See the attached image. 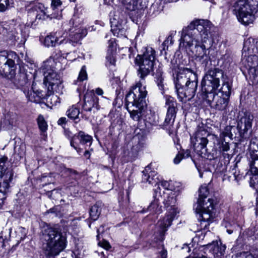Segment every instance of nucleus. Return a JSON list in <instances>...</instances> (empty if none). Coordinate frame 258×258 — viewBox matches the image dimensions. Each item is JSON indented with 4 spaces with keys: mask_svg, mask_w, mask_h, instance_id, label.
Segmentation results:
<instances>
[{
    "mask_svg": "<svg viewBox=\"0 0 258 258\" xmlns=\"http://www.w3.org/2000/svg\"><path fill=\"white\" fill-rule=\"evenodd\" d=\"M155 56V50L147 47L144 48L143 53L138 54L135 59V63L138 67L137 76L140 80L131 87L125 96L126 109L130 117L135 121L141 120L147 106L146 98L148 92L145 79L153 71Z\"/></svg>",
    "mask_w": 258,
    "mask_h": 258,
    "instance_id": "obj_1",
    "label": "nucleus"
},
{
    "mask_svg": "<svg viewBox=\"0 0 258 258\" xmlns=\"http://www.w3.org/2000/svg\"><path fill=\"white\" fill-rule=\"evenodd\" d=\"M211 23L208 20H200L191 22L183 29L180 39L179 48H190L195 45V55L197 61L206 67L210 60V48L205 44L209 38Z\"/></svg>",
    "mask_w": 258,
    "mask_h": 258,
    "instance_id": "obj_2",
    "label": "nucleus"
},
{
    "mask_svg": "<svg viewBox=\"0 0 258 258\" xmlns=\"http://www.w3.org/2000/svg\"><path fill=\"white\" fill-rule=\"evenodd\" d=\"M223 77V71L219 69L209 70L205 75L201 83L202 96L211 106L222 111L226 109L228 98L217 94L216 90L220 86V79Z\"/></svg>",
    "mask_w": 258,
    "mask_h": 258,
    "instance_id": "obj_3",
    "label": "nucleus"
},
{
    "mask_svg": "<svg viewBox=\"0 0 258 258\" xmlns=\"http://www.w3.org/2000/svg\"><path fill=\"white\" fill-rule=\"evenodd\" d=\"M174 83L180 101L189 100L195 95L198 84L197 74L192 70L181 67L178 69Z\"/></svg>",
    "mask_w": 258,
    "mask_h": 258,
    "instance_id": "obj_4",
    "label": "nucleus"
},
{
    "mask_svg": "<svg viewBox=\"0 0 258 258\" xmlns=\"http://www.w3.org/2000/svg\"><path fill=\"white\" fill-rule=\"evenodd\" d=\"M233 13L240 23L247 25L254 20V15L258 11L257 0H239L233 5Z\"/></svg>",
    "mask_w": 258,
    "mask_h": 258,
    "instance_id": "obj_5",
    "label": "nucleus"
},
{
    "mask_svg": "<svg viewBox=\"0 0 258 258\" xmlns=\"http://www.w3.org/2000/svg\"><path fill=\"white\" fill-rule=\"evenodd\" d=\"M174 213L166 216L164 219H161L157 223L155 239L156 243L154 246L156 248V252L158 256L160 258H166L167 251L163 244L164 240L165 232L168 228L171 225L174 219Z\"/></svg>",
    "mask_w": 258,
    "mask_h": 258,
    "instance_id": "obj_6",
    "label": "nucleus"
},
{
    "mask_svg": "<svg viewBox=\"0 0 258 258\" xmlns=\"http://www.w3.org/2000/svg\"><path fill=\"white\" fill-rule=\"evenodd\" d=\"M54 60H47L44 62L40 70L44 76V83L46 86L48 85V90L50 94L61 83V76L54 69Z\"/></svg>",
    "mask_w": 258,
    "mask_h": 258,
    "instance_id": "obj_7",
    "label": "nucleus"
},
{
    "mask_svg": "<svg viewBox=\"0 0 258 258\" xmlns=\"http://www.w3.org/2000/svg\"><path fill=\"white\" fill-rule=\"evenodd\" d=\"M44 238L47 242V250L52 255H57L66 246V238L56 229L48 228Z\"/></svg>",
    "mask_w": 258,
    "mask_h": 258,
    "instance_id": "obj_8",
    "label": "nucleus"
},
{
    "mask_svg": "<svg viewBox=\"0 0 258 258\" xmlns=\"http://www.w3.org/2000/svg\"><path fill=\"white\" fill-rule=\"evenodd\" d=\"M80 24V19L78 16H73L68 24L63 25V28L67 32L66 36L63 37H69L70 41L77 42L85 36L87 31L82 28Z\"/></svg>",
    "mask_w": 258,
    "mask_h": 258,
    "instance_id": "obj_9",
    "label": "nucleus"
},
{
    "mask_svg": "<svg viewBox=\"0 0 258 258\" xmlns=\"http://www.w3.org/2000/svg\"><path fill=\"white\" fill-rule=\"evenodd\" d=\"M7 160V157L0 154V201L3 202L9 191V183L12 180L13 176L12 171L6 168L5 164Z\"/></svg>",
    "mask_w": 258,
    "mask_h": 258,
    "instance_id": "obj_10",
    "label": "nucleus"
},
{
    "mask_svg": "<svg viewBox=\"0 0 258 258\" xmlns=\"http://www.w3.org/2000/svg\"><path fill=\"white\" fill-rule=\"evenodd\" d=\"M214 200L208 199L207 202L203 205L198 206L196 208V212L199 214L198 220L200 222L201 229H206L212 222L214 209Z\"/></svg>",
    "mask_w": 258,
    "mask_h": 258,
    "instance_id": "obj_11",
    "label": "nucleus"
},
{
    "mask_svg": "<svg viewBox=\"0 0 258 258\" xmlns=\"http://www.w3.org/2000/svg\"><path fill=\"white\" fill-rule=\"evenodd\" d=\"M208 134L204 124L202 123L197 126L194 136L190 138L194 150L199 154H205L208 140L205 137Z\"/></svg>",
    "mask_w": 258,
    "mask_h": 258,
    "instance_id": "obj_12",
    "label": "nucleus"
},
{
    "mask_svg": "<svg viewBox=\"0 0 258 258\" xmlns=\"http://www.w3.org/2000/svg\"><path fill=\"white\" fill-rule=\"evenodd\" d=\"M50 14L47 8L41 3H36L28 9L27 23L28 26L35 25L37 20H44L49 17Z\"/></svg>",
    "mask_w": 258,
    "mask_h": 258,
    "instance_id": "obj_13",
    "label": "nucleus"
},
{
    "mask_svg": "<svg viewBox=\"0 0 258 258\" xmlns=\"http://www.w3.org/2000/svg\"><path fill=\"white\" fill-rule=\"evenodd\" d=\"M253 119V115L250 112H242L239 114L237 120V130L240 137H244L245 134L251 131Z\"/></svg>",
    "mask_w": 258,
    "mask_h": 258,
    "instance_id": "obj_14",
    "label": "nucleus"
},
{
    "mask_svg": "<svg viewBox=\"0 0 258 258\" xmlns=\"http://www.w3.org/2000/svg\"><path fill=\"white\" fill-rule=\"evenodd\" d=\"M4 33L7 34V37L10 41L11 44H15L18 42L20 44H24L26 41L25 36L22 34L20 28H15L13 24L8 25L5 24L4 25Z\"/></svg>",
    "mask_w": 258,
    "mask_h": 258,
    "instance_id": "obj_15",
    "label": "nucleus"
},
{
    "mask_svg": "<svg viewBox=\"0 0 258 258\" xmlns=\"http://www.w3.org/2000/svg\"><path fill=\"white\" fill-rule=\"evenodd\" d=\"M165 98L167 113L164 125H167L172 124L174 121L177 111V103L176 100L170 96L166 95Z\"/></svg>",
    "mask_w": 258,
    "mask_h": 258,
    "instance_id": "obj_16",
    "label": "nucleus"
},
{
    "mask_svg": "<svg viewBox=\"0 0 258 258\" xmlns=\"http://www.w3.org/2000/svg\"><path fill=\"white\" fill-rule=\"evenodd\" d=\"M250 170L253 175H258V140H252L249 146Z\"/></svg>",
    "mask_w": 258,
    "mask_h": 258,
    "instance_id": "obj_17",
    "label": "nucleus"
},
{
    "mask_svg": "<svg viewBox=\"0 0 258 258\" xmlns=\"http://www.w3.org/2000/svg\"><path fill=\"white\" fill-rule=\"evenodd\" d=\"M84 102L82 106L84 111L95 113L99 108L98 104V98L92 93H88L84 96Z\"/></svg>",
    "mask_w": 258,
    "mask_h": 258,
    "instance_id": "obj_18",
    "label": "nucleus"
},
{
    "mask_svg": "<svg viewBox=\"0 0 258 258\" xmlns=\"http://www.w3.org/2000/svg\"><path fill=\"white\" fill-rule=\"evenodd\" d=\"M35 71L31 72L24 67H20L19 75L17 76L18 82L21 86L30 87L31 81L35 78Z\"/></svg>",
    "mask_w": 258,
    "mask_h": 258,
    "instance_id": "obj_19",
    "label": "nucleus"
},
{
    "mask_svg": "<svg viewBox=\"0 0 258 258\" xmlns=\"http://www.w3.org/2000/svg\"><path fill=\"white\" fill-rule=\"evenodd\" d=\"M158 182L159 179L156 172L151 170L149 167H146L143 171L142 177V183L143 185L147 187L149 185H156Z\"/></svg>",
    "mask_w": 258,
    "mask_h": 258,
    "instance_id": "obj_20",
    "label": "nucleus"
},
{
    "mask_svg": "<svg viewBox=\"0 0 258 258\" xmlns=\"http://www.w3.org/2000/svg\"><path fill=\"white\" fill-rule=\"evenodd\" d=\"M179 195H175L174 193L170 191V193H168V192H164L163 196V203L166 207H171L170 211H169L168 213L165 215V216L163 218L164 219L166 216L170 215L171 214L174 213L175 214L174 218L175 217L176 214V210L174 207L175 205V204L177 201V197Z\"/></svg>",
    "mask_w": 258,
    "mask_h": 258,
    "instance_id": "obj_21",
    "label": "nucleus"
},
{
    "mask_svg": "<svg viewBox=\"0 0 258 258\" xmlns=\"http://www.w3.org/2000/svg\"><path fill=\"white\" fill-rule=\"evenodd\" d=\"M62 36H60L59 33H51L45 37L44 40V44L47 47L55 46L57 44H61L63 43H67L68 40L64 38L59 40Z\"/></svg>",
    "mask_w": 258,
    "mask_h": 258,
    "instance_id": "obj_22",
    "label": "nucleus"
},
{
    "mask_svg": "<svg viewBox=\"0 0 258 258\" xmlns=\"http://www.w3.org/2000/svg\"><path fill=\"white\" fill-rule=\"evenodd\" d=\"M4 68L2 67V70H0L2 75L12 79L15 75V62L14 60L8 58L3 64Z\"/></svg>",
    "mask_w": 258,
    "mask_h": 258,
    "instance_id": "obj_23",
    "label": "nucleus"
},
{
    "mask_svg": "<svg viewBox=\"0 0 258 258\" xmlns=\"http://www.w3.org/2000/svg\"><path fill=\"white\" fill-rule=\"evenodd\" d=\"M255 42H257V39L249 38L245 40L242 55L245 54V56H246L247 54H256L257 49H256Z\"/></svg>",
    "mask_w": 258,
    "mask_h": 258,
    "instance_id": "obj_24",
    "label": "nucleus"
},
{
    "mask_svg": "<svg viewBox=\"0 0 258 258\" xmlns=\"http://www.w3.org/2000/svg\"><path fill=\"white\" fill-rule=\"evenodd\" d=\"M23 91L28 100L31 102H38L41 98H43V96L41 91H34L33 90V84L30 90L28 89V90H27L26 89H24Z\"/></svg>",
    "mask_w": 258,
    "mask_h": 258,
    "instance_id": "obj_25",
    "label": "nucleus"
},
{
    "mask_svg": "<svg viewBox=\"0 0 258 258\" xmlns=\"http://www.w3.org/2000/svg\"><path fill=\"white\" fill-rule=\"evenodd\" d=\"M110 23L111 31L114 36L118 37L125 36V28L120 23L119 24L115 18L111 19Z\"/></svg>",
    "mask_w": 258,
    "mask_h": 258,
    "instance_id": "obj_26",
    "label": "nucleus"
},
{
    "mask_svg": "<svg viewBox=\"0 0 258 258\" xmlns=\"http://www.w3.org/2000/svg\"><path fill=\"white\" fill-rule=\"evenodd\" d=\"M242 57V64L247 70L258 66L256 54H247L246 56L244 54Z\"/></svg>",
    "mask_w": 258,
    "mask_h": 258,
    "instance_id": "obj_27",
    "label": "nucleus"
},
{
    "mask_svg": "<svg viewBox=\"0 0 258 258\" xmlns=\"http://www.w3.org/2000/svg\"><path fill=\"white\" fill-rule=\"evenodd\" d=\"M221 78L223 79L222 86L219 90L221 93V96H224V97L229 98L231 94V84L229 83L228 79L227 78V77L225 78L224 77L223 74V77H222Z\"/></svg>",
    "mask_w": 258,
    "mask_h": 258,
    "instance_id": "obj_28",
    "label": "nucleus"
},
{
    "mask_svg": "<svg viewBox=\"0 0 258 258\" xmlns=\"http://www.w3.org/2000/svg\"><path fill=\"white\" fill-rule=\"evenodd\" d=\"M199 197L197 202V206H200L201 205H203L205 204V199L207 198L208 197L209 192L208 189V187L206 185H202L199 188Z\"/></svg>",
    "mask_w": 258,
    "mask_h": 258,
    "instance_id": "obj_29",
    "label": "nucleus"
},
{
    "mask_svg": "<svg viewBox=\"0 0 258 258\" xmlns=\"http://www.w3.org/2000/svg\"><path fill=\"white\" fill-rule=\"evenodd\" d=\"M101 203H97L91 208L90 210V216L92 220L95 221L98 218L101 211Z\"/></svg>",
    "mask_w": 258,
    "mask_h": 258,
    "instance_id": "obj_30",
    "label": "nucleus"
},
{
    "mask_svg": "<svg viewBox=\"0 0 258 258\" xmlns=\"http://www.w3.org/2000/svg\"><path fill=\"white\" fill-rule=\"evenodd\" d=\"M73 137H76L77 140H79L80 141V143L82 144L89 143V145H91L92 144V137L88 135H86L83 132H80L78 135H75Z\"/></svg>",
    "mask_w": 258,
    "mask_h": 258,
    "instance_id": "obj_31",
    "label": "nucleus"
},
{
    "mask_svg": "<svg viewBox=\"0 0 258 258\" xmlns=\"http://www.w3.org/2000/svg\"><path fill=\"white\" fill-rule=\"evenodd\" d=\"M236 128L234 126H227L224 131L220 135V140H225V137H229L231 140L233 139L234 134L233 132H234Z\"/></svg>",
    "mask_w": 258,
    "mask_h": 258,
    "instance_id": "obj_32",
    "label": "nucleus"
},
{
    "mask_svg": "<svg viewBox=\"0 0 258 258\" xmlns=\"http://www.w3.org/2000/svg\"><path fill=\"white\" fill-rule=\"evenodd\" d=\"M169 186V188L168 190V193H170V191H172L175 195H180L181 190V184L180 182L170 180Z\"/></svg>",
    "mask_w": 258,
    "mask_h": 258,
    "instance_id": "obj_33",
    "label": "nucleus"
},
{
    "mask_svg": "<svg viewBox=\"0 0 258 258\" xmlns=\"http://www.w3.org/2000/svg\"><path fill=\"white\" fill-rule=\"evenodd\" d=\"M208 246L210 248V250L212 249L214 253H219L221 255L224 254L226 248L225 245L218 246L217 242H213L212 243L208 244Z\"/></svg>",
    "mask_w": 258,
    "mask_h": 258,
    "instance_id": "obj_34",
    "label": "nucleus"
},
{
    "mask_svg": "<svg viewBox=\"0 0 258 258\" xmlns=\"http://www.w3.org/2000/svg\"><path fill=\"white\" fill-rule=\"evenodd\" d=\"M37 124L41 133H45L47 130L48 125L44 116L39 114L37 119Z\"/></svg>",
    "mask_w": 258,
    "mask_h": 258,
    "instance_id": "obj_35",
    "label": "nucleus"
},
{
    "mask_svg": "<svg viewBox=\"0 0 258 258\" xmlns=\"http://www.w3.org/2000/svg\"><path fill=\"white\" fill-rule=\"evenodd\" d=\"M163 73L160 70H157L155 74V78L157 84L159 89L163 91L164 89V78L162 75Z\"/></svg>",
    "mask_w": 258,
    "mask_h": 258,
    "instance_id": "obj_36",
    "label": "nucleus"
},
{
    "mask_svg": "<svg viewBox=\"0 0 258 258\" xmlns=\"http://www.w3.org/2000/svg\"><path fill=\"white\" fill-rule=\"evenodd\" d=\"M80 114V110L75 106H72L67 111V115L68 117L75 120L78 118V116Z\"/></svg>",
    "mask_w": 258,
    "mask_h": 258,
    "instance_id": "obj_37",
    "label": "nucleus"
},
{
    "mask_svg": "<svg viewBox=\"0 0 258 258\" xmlns=\"http://www.w3.org/2000/svg\"><path fill=\"white\" fill-rule=\"evenodd\" d=\"M249 78L253 83H258V66L247 70Z\"/></svg>",
    "mask_w": 258,
    "mask_h": 258,
    "instance_id": "obj_38",
    "label": "nucleus"
},
{
    "mask_svg": "<svg viewBox=\"0 0 258 258\" xmlns=\"http://www.w3.org/2000/svg\"><path fill=\"white\" fill-rule=\"evenodd\" d=\"M115 52H109V50H107V55L106 56V66L110 67L111 66H114L115 63V59L114 57Z\"/></svg>",
    "mask_w": 258,
    "mask_h": 258,
    "instance_id": "obj_39",
    "label": "nucleus"
},
{
    "mask_svg": "<svg viewBox=\"0 0 258 258\" xmlns=\"http://www.w3.org/2000/svg\"><path fill=\"white\" fill-rule=\"evenodd\" d=\"M148 209L149 211L153 213H159L160 211V208L159 207L158 200L155 198L152 201Z\"/></svg>",
    "mask_w": 258,
    "mask_h": 258,
    "instance_id": "obj_40",
    "label": "nucleus"
},
{
    "mask_svg": "<svg viewBox=\"0 0 258 258\" xmlns=\"http://www.w3.org/2000/svg\"><path fill=\"white\" fill-rule=\"evenodd\" d=\"M61 207L60 206H56L53 208L50 209L47 213H54L56 217H61L62 214L61 213Z\"/></svg>",
    "mask_w": 258,
    "mask_h": 258,
    "instance_id": "obj_41",
    "label": "nucleus"
},
{
    "mask_svg": "<svg viewBox=\"0 0 258 258\" xmlns=\"http://www.w3.org/2000/svg\"><path fill=\"white\" fill-rule=\"evenodd\" d=\"M87 79V74L86 72V67L83 66L79 75L78 82H82Z\"/></svg>",
    "mask_w": 258,
    "mask_h": 258,
    "instance_id": "obj_42",
    "label": "nucleus"
},
{
    "mask_svg": "<svg viewBox=\"0 0 258 258\" xmlns=\"http://www.w3.org/2000/svg\"><path fill=\"white\" fill-rule=\"evenodd\" d=\"M221 143H219V149L220 151L226 152L230 149L229 143L226 142L225 140H220Z\"/></svg>",
    "mask_w": 258,
    "mask_h": 258,
    "instance_id": "obj_43",
    "label": "nucleus"
},
{
    "mask_svg": "<svg viewBox=\"0 0 258 258\" xmlns=\"http://www.w3.org/2000/svg\"><path fill=\"white\" fill-rule=\"evenodd\" d=\"M10 0H0V12L6 11L10 6Z\"/></svg>",
    "mask_w": 258,
    "mask_h": 258,
    "instance_id": "obj_44",
    "label": "nucleus"
},
{
    "mask_svg": "<svg viewBox=\"0 0 258 258\" xmlns=\"http://www.w3.org/2000/svg\"><path fill=\"white\" fill-rule=\"evenodd\" d=\"M76 141L77 138L73 137L70 142L71 146L77 151L78 154H80L82 151V150L78 147V144Z\"/></svg>",
    "mask_w": 258,
    "mask_h": 258,
    "instance_id": "obj_45",
    "label": "nucleus"
},
{
    "mask_svg": "<svg viewBox=\"0 0 258 258\" xmlns=\"http://www.w3.org/2000/svg\"><path fill=\"white\" fill-rule=\"evenodd\" d=\"M169 42L171 44L173 43V38L171 36H169L163 42L162 44L163 50H165L168 48V43Z\"/></svg>",
    "mask_w": 258,
    "mask_h": 258,
    "instance_id": "obj_46",
    "label": "nucleus"
},
{
    "mask_svg": "<svg viewBox=\"0 0 258 258\" xmlns=\"http://www.w3.org/2000/svg\"><path fill=\"white\" fill-rule=\"evenodd\" d=\"M109 52H112L115 53L116 46L114 40L110 39L108 41V49Z\"/></svg>",
    "mask_w": 258,
    "mask_h": 258,
    "instance_id": "obj_47",
    "label": "nucleus"
},
{
    "mask_svg": "<svg viewBox=\"0 0 258 258\" xmlns=\"http://www.w3.org/2000/svg\"><path fill=\"white\" fill-rule=\"evenodd\" d=\"M170 181H162L161 182L160 185L163 187V188H164L166 190L165 192H168V190L169 188V185H170Z\"/></svg>",
    "mask_w": 258,
    "mask_h": 258,
    "instance_id": "obj_48",
    "label": "nucleus"
},
{
    "mask_svg": "<svg viewBox=\"0 0 258 258\" xmlns=\"http://www.w3.org/2000/svg\"><path fill=\"white\" fill-rule=\"evenodd\" d=\"M61 3L60 0H52L51 2V7L53 9L57 8L58 6H60Z\"/></svg>",
    "mask_w": 258,
    "mask_h": 258,
    "instance_id": "obj_49",
    "label": "nucleus"
},
{
    "mask_svg": "<svg viewBox=\"0 0 258 258\" xmlns=\"http://www.w3.org/2000/svg\"><path fill=\"white\" fill-rule=\"evenodd\" d=\"M183 159L182 155L181 153H178L176 157L174 158L173 162L175 164H177L180 163L181 160Z\"/></svg>",
    "mask_w": 258,
    "mask_h": 258,
    "instance_id": "obj_50",
    "label": "nucleus"
},
{
    "mask_svg": "<svg viewBox=\"0 0 258 258\" xmlns=\"http://www.w3.org/2000/svg\"><path fill=\"white\" fill-rule=\"evenodd\" d=\"M67 122V118L64 117H62L60 118L57 121V123L59 125H62L63 124H66Z\"/></svg>",
    "mask_w": 258,
    "mask_h": 258,
    "instance_id": "obj_51",
    "label": "nucleus"
},
{
    "mask_svg": "<svg viewBox=\"0 0 258 258\" xmlns=\"http://www.w3.org/2000/svg\"><path fill=\"white\" fill-rule=\"evenodd\" d=\"M182 155L183 158H188L190 155V151L188 150H186L183 154H182Z\"/></svg>",
    "mask_w": 258,
    "mask_h": 258,
    "instance_id": "obj_52",
    "label": "nucleus"
},
{
    "mask_svg": "<svg viewBox=\"0 0 258 258\" xmlns=\"http://www.w3.org/2000/svg\"><path fill=\"white\" fill-rule=\"evenodd\" d=\"M102 246L106 249H109L110 248V245L107 241H103L102 243Z\"/></svg>",
    "mask_w": 258,
    "mask_h": 258,
    "instance_id": "obj_53",
    "label": "nucleus"
},
{
    "mask_svg": "<svg viewBox=\"0 0 258 258\" xmlns=\"http://www.w3.org/2000/svg\"><path fill=\"white\" fill-rule=\"evenodd\" d=\"M95 92L97 95H102L103 94V90L99 88H97L96 89Z\"/></svg>",
    "mask_w": 258,
    "mask_h": 258,
    "instance_id": "obj_54",
    "label": "nucleus"
},
{
    "mask_svg": "<svg viewBox=\"0 0 258 258\" xmlns=\"http://www.w3.org/2000/svg\"><path fill=\"white\" fill-rule=\"evenodd\" d=\"M244 255L245 258H256L250 253H244Z\"/></svg>",
    "mask_w": 258,
    "mask_h": 258,
    "instance_id": "obj_55",
    "label": "nucleus"
},
{
    "mask_svg": "<svg viewBox=\"0 0 258 258\" xmlns=\"http://www.w3.org/2000/svg\"><path fill=\"white\" fill-rule=\"evenodd\" d=\"M84 156L87 158H89L90 157V153L87 150H86L84 153Z\"/></svg>",
    "mask_w": 258,
    "mask_h": 258,
    "instance_id": "obj_56",
    "label": "nucleus"
},
{
    "mask_svg": "<svg viewBox=\"0 0 258 258\" xmlns=\"http://www.w3.org/2000/svg\"><path fill=\"white\" fill-rule=\"evenodd\" d=\"M70 172L71 174H78V172L76 170H73L72 169H69Z\"/></svg>",
    "mask_w": 258,
    "mask_h": 258,
    "instance_id": "obj_57",
    "label": "nucleus"
},
{
    "mask_svg": "<svg viewBox=\"0 0 258 258\" xmlns=\"http://www.w3.org/2000/svg\"><path fill=\"white\" fill-rule=\"evenodd\" d=\"M12 57H14V58H16L17 57V54L14 52L11 53Z\"/></svg>",
    "mask_w": 258,
    "mask_h": 258,
    "instance_id": "obj_58",
    "label": "nucleus"
},
{
    "mask_svg": "<svg viewBox=\"0 0 258 258\" xmlns=\"http://www.w3.org/2000/svg\"><path fill=\"white\" fill-rule=\"evenodd\" d=\"M255 44H256V49H257V52L256 54L257 53L258 54V39H257V42H255Z\"/></svg>",
    "mask_w": 258,
    "mask_h": 258,
    "instance_id": "obj_59",
    "label": "nucleus"
},
{
    "mask_svg": "<svg viewBox=\"0 0 258 258\" xmlns=\"http://www.w3.org/2000/svg\"><path fill=\"white\" fill-rule=\"evenodd\" d=\"M227 231L229 234H231L233 232L232 230L229 229L227 230Z\"/></svg>",
    "mask_w": 258,
    "mask_h": 258,
    "instance_id": "obj_60",
    "label": "nucleus"
},
{
    "mask_svg": "<svg viewBox=\"0 0 258 258\" xmlns=\"http://www.w3.org/2000/svg\"><path fill=\"white\" fill-rule=\"evenodd\" d=\"M3 204V202L2 201H0V209L2 208Z\"/></svg>",
    "mask_w": 258,
    "mask_h": 258,
    "instance_id": "obj_61",
    "label": "nucleus"
},
{
    "mask_svg": "<svg viewBox=\"0 0 258 258\" xmlns=\"http://www.w3.org/2000/svg\"><path fill=\"white\" fill-rule=\"evenodd\" d=\"M185 247H186V248L188 249V250H188V251H189V247H188V245L186 244V245H185Z\"/></svg>",
    "mask_w": 258,
    "mask_h": 258,
    "instance_id": "obj_62",
    "label": "nucleus"
},
{
    "mask_svg": "<svg viewBox=\"0 0 258 258\" xmlns=\"http://www.w3.org/2000/svg\"><path fill=\"white\" fill-rule=\"evenodd\" d=\"M159 188V189H160V188L159 187H158L157 189H155V191H157V189Z\"/></svg>",
    "mask_w": 258,
    "mask_h": 258,
    "instance_id": "obj_63",
    "label": "nucleus"
},
{
    "mask_svg": "<svg viewBox=\"0 0 258 258\" xmlns=\"http://www.w3.org/2000/svg\"><path fill=\"white\" fill-rule=\"evenodd\" d=\"M71 2H74L75 0H70Z\"/></svg>",
    "mask_w": 258,
    "mask_h": 258,
    "instance_id": "obj_64",
    "label": "nucleus"
}]
</instances>
